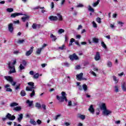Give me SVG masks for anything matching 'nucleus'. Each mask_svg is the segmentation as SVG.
<instances>
[{
	"mask_svg": "<svg viewBox=\"0 0 126 126\" xmlns=\"http://www.w3.org/2000/svg\"><path fill=\"white\" fill-rule=\"evenodd\" d=\"M56 16H50L48 17V19L50 20V21H63V16L61 14V13H57Z\"/></svg>",
	"mask_w": 126,
	"mask_h": 126,
	"instance_id": "nucleus-1",
	"label": "nucleus"
},
{
	"mask_svg": "<svg viewBox=\"0 0 126 126\" xmlns=\"http://www.w3.org/2000/svg\"><path fill=\"white\" fill-rule=\"evenodd\" d=\"M61 95L62 96H60L59 95L56 96V98L57 100L60 101V102H67L68 100H67V98L66 97V93L65 92H62L61 93Z\"/></svg>",
	"mask_w": 126,
	"mask_h": 126,
	"instance_id": "nucleus-2",
	"label": "nucleus"
},
{
	"mask_svg": "<svg viewBox=\"0 0 126 126\" xmlns=\"http://www.w3.org/2000/svg\"><path fill=\"white\" fill-rule=\"evenodd\" d=\"M7 64L9 68L11 69L8 72L9 74H11V73H15V72H16V71L15 70V66L14 65L12 66L10 65L11 64V62L9 61Z\"/></svg>",
	"mask_w": 126,
	"mask_h": 126,
	"instance_id": "nucleus-3",
	"label": "nucleus"
},
{
	"mask_svg": "<svg viewBox=\"0 0 126 126\" xmlns=\"http://www.w3.org/2000/svg\"><path fill=\"white\" fill-rule=\"evenodd\" d=\"M69 58L70 59V61H71V62H73V61H78V60H79V58L75 53L70 55L69 56Z\"/></svg>",
	"mask_w": 126,
	"mask_h": 126,
	"instance_id": "nucleus-4",
	"label": "nucleus"
},
{
	"mask_svg": "<svg viewBox=\"0 0 126 126\" xmlns=\"http://www.w3.org/2000/svg\"><path fill=\"white\" fill-rule=\"evenodd\" d=\"M6 118L10 121H14L15 116L14 115H11L10 113H8L6 116Z\"/></svg>",
	"mask_w": 126,
	"mask_h": 126,
	"instance_id": "nucleus-5",
	"label": "nucleus"
},
{
	"mask_svg": "<svg viewBox=\"0 0 126 126\" xmlns=\"http://www.w3.org/2000/svg\"><path fill=\"white\" fill-rule=\"evenodd\" d=\"M14 29V28L13 27V24L10 23L8 25V30H9L10 33H12V32H13Z\"/></svg>",
	"mask_w": 126,
	"mask_h": 126,
	"instance_id": "nucleus-6",
	"label": "nucleus"
},
{
	"mask_svg": "<svg viewBox=\"0 0 126 126\" xmlns=\"http://www.w3.org/2000/svg\"><path fill=\"white\" fill-rule=\"evenodd\" d=\"M19 15H24V14L21 13L16 12V13L11 14L10 17H11V18H15L16 16H19Z\"/></svg>",
	"mask_w": 126,
	"mask_h": 126,
	"instance_id": "nucleus-7",
	"label": "nucleus"
},
{
	"mask_svg": "<svg viewBox=\"0 0 126 126\" xmlns=\"http://www.w3.org/2000/svg\"><path fill=\"white\" fill-rule=\"evenodd\" d=\"M33 49H34V47L32 46L31 47L30 50L27 51L26 53V56H27V57H29V56H30V55L33 53Z\"/></svg>",
	"mask_w": 126,
	"mask_h": 126,
	"instance_id": "nucleus-8",
	"label": "nucleus"
},
{
	"mask_svg": "<svg viewBox=\"0 0 126 126\" xmlns=\"http://www.w3.org/2000/svg\"><path fill=\"white\" fill-rule=\"evenodd\" d=\"M100 59H101V56H100V52H96V54L94 56L95 61H99Z\"/></svg>",
	"mask_w": 126,
	"mask_h": 126,
	"instance_id": "nucleus-9",
	"label": "nucleus"
},
{
	"mask_svg": "<svg viewBox=\"0 0 126 126\" xmlns=\"http://www.w3.org/2000/svg\"><path fill=\"white\" fill-rule=\"evenodd\" d=\"M102 113L104 115V116H108V115L112 114V112L110 110L106 109L103 111Z\"/></svg>",
	"mask_w": 126,
	"mask_h": 126,
	"instance_id": "nucleus-10",
	"label": "nucleus"
},
{
	"mask_svg": "<svg viewBox=\"0 0 126 126\" xmlns=\"http://www.w3.org/2000/svg\"><path fill=\"white\" fill-rule=\"evenodd\" d=\"M8 87H10V85L8 84L4 86V88H5L6 91L7 92H12V89Z\"/></svg>",
	"mask_w": 126,
	"mask_h": 126,
	"instance_id": "nucleus-11",
	"label": "nucleus"
},
{
	"mask_svg": "<svg viewBox=\"0 0 126 126\" xmlns=\"http://www.w3.org/2000/svg\"><path fill=\"white\" fill-rule=\"evenodd\" d=\"M5 79L6 80H7V81L10 82V83H12V82H13V79H12V77L10 76H5Z\"/></svg>",
	"mask_w": 126,
	"mask_h": 126,
	"instance_id": "nucleus-12",
	"label": "nucleus"
},
{
	"mask_svg": "<svg viewBox=\"0 0 126 126\" xmlns=\"http://www.w3.org/2000/svg\"><path fill=\"white\" fill-rule=\"evenodd\" d=\"M24 15L26 17H22V20L23 22H25L26 20H29V18H30V17L29 16H27L26 14H24Z\"/></svg>",
	"mask_w": 126,
	"mask_h": 126,
	"instance_id": "nucleus-13",
	"label": "nucleus"
},
{
	"mask_svg": "<svg viewBox=\"0 0 126 126\" xmlns=\"http://www.w3.org/2000/svg\"><path fill=\"white\" fill-rule=\"evenodd\" d=\"M89 111L92 114H94V112H95V110L94 109V108L93 107V105H91L89 108Z\"/></svg>",
	"mask_w": 126,
	"mask_h": 126,
	"instance_id": "nucleus-14",
	"label": "nucleus"
},
{
	"mask_svg": "<svg viewBox=\"0 0 126 126\" xmlns=\"http://www.w3.org/2000/svg\"><path fill=\"white\" fill-rule=\"evenodd\" d=\"M100 108L101 110H103V111H104V110H106L107 109V106H106V103H102L101 104Z\"/></svg>",
	"mask_w": 126,
	"mask_h": 126,
	"instance_id": "nucleus-15",
	"label": "nucleus"
},
{
	"mask_svg": "<svg viewBox=\"0 0 126 126\" xmlns=\"http://www.w3.org/2000/svg\"><path fill=\"white\" fill-rule=\"evenodd\" d=\"M83 77V74L82 73H80L79 74H77L76 75V77L78 79V80H80V79H82Z\"/></svg>",
	"mask_w": 126,
	"mask_h": 126,
	"instance_id": "nucleus-16",
	"label": "nucleus"
},
{
	"mask_svg": "<svg viewBox=\"0 0 126 126\" xmlns=\"http://www.w3.org/2000/svg\"><path fill=\"white\" fill-rule=\"evenodd\" d=\"M23 119V114H20L19 115V117L18 118V121L19 122V123H21Z\"/></svg>",
	"mask_w": 126,
	"mask_h": 126,
	"instance_id": "nucleus-17",
	"label": "nucleus"
},
{
	"mask_svg": "<svg viewBox=\"0 0 126 126\" xmlns=\"http://www.w3.org/2000/svg\"><path fill=\"white\" fill-rule=\"evenodd\" d=\"M34 84H35L33 82H30L28 83V85L31 86V88H32V89H34L35 88V87H34Z\"/></svg>",
	"mask_w": 126,
	"mask_h": 126,
	"instance_id": "nucleus-18",
	"label": "nucleus"
},
{
	"mask_svg": "<svg viewBox=\"0 0 126 126\" xmlns=\"http://www.w3.org/2000/svg\"><path fill=\"white\" fill-rule=\"evenodd\" d=\"M21 109L20 106H17L13 108V110L16 111V112H20V111H21Z\"/></svg>",
	"mask_w": 126,
	"mask_h": 126,
	"instance_id": "nucleus-19",
	"label": "nucleus"
},
{
	"mask_svg": "<svg viewBox=\"0 0 126 126\" xmlns=\"http://www.w3.org/2000/svg\"><path fill=\"white\" fill-rule=\"evenodd\" d=\"M30 123L31 125H32L33 126L37 125V123H36L35 121H34V119H30Z\"/></svg>",
	"mask_w": 126,
	"mask_h": 126,
	"instance_id": "nucleus-20",
	"label": "nucleus"
},
{
	"mask_svg": "<svg viewBox=\"0 0 126 126\" xmlns=\"http://www.w3.org/2000/svg\"><path fill=\"white\" fill-rule=\"evenodd\" d=\"M27 104H29V107H31L33 105V101H31L28 99L26 101Z\"/></svg>",
	"mask_w": 126,
	"mask_h": 126,
	"instance_id": "nucleus-21",
	"label": "nucleus"
},
{
	"mask_svg": "<svg viewBox=\"0 0 126 126\" xmlns=\"http://www.w3.org/2000/svg\"><path fill=\"white\" fill-rule=\"evenodd\" d=\"M93 41L95 44H98L99 43V39L96 37L93 38Z\"/></svg>",
	"mask_w": 126,
	"mask_h": 126,
	"instance_id": "nucleus-22",
	"label": "nucleus"
},
{
	"mask_svg": "<svg viewBox=\"0 0 126 126\" xmlns=\"http://www.w3.org/2000/svg\"><path fill=\"white\" fill-rule=\"evenodd\" d=\"M121 87L123 91H125V92L126 91V83L124 82L123 85L121 86Z\"/></svg>",
	"mask_w": 126,
	"mask_h": 126,
	"instance_id": "nucleus-23",
	"label": "nucleus"
},
{
	"mask_svg": "<svg viewBox=\"0 0 126 126\" xmlns=\"http://www.w3.org/2000/svg\"><path fill=\"white\" fill-rule=\"evenodd\" d=\"M78 118H79L80 119H81V120H85V118H86V116L85 115H82V114H80L79 116H78Z\"/></svg>",
	"mask_w": 126,
	"mask_h": 126,
	"instance_id": "nucleus-24",
	"label": "nucleus"
},
{
	"mask_svg": "<svg viewBox=\"0 0 126 126\" xmlns=\"http://www.w3.org/2000/svg\"><path fill=\"white\" fill-rule=\"evenodd\" d=\"M101 47H102V48H103L104 49H107V45H106V44H105V42H104V41H101Z\"/></svg>",
	"mask_w": 126,
	"mask_h": 126,
	"instance_id": "nucleus-25",
	"label": "nucleus"
},
{
	"mask_svg": "<svg viewBox=\"0 0 126 126\" xmlns=\"http://www.w3.org/2000/svg\"><path fill=\"white\" fill-rule=\"evenodd\" d=\"M21 96H23V97H24V96L26 95V92L24 90H22L20 93Z\"/></svg>",
	"mask_w": 126,
	"mask_h": 126,
	"instance_id": "nucleus-26",
	"label": "nucleus"
},
{
	"mask_svg": "<svg viewBox=\"0 0 126 126\" xmlns=\"http://www.w3.org/2000/svg\"><path fill=\"white\" fill-rule=\"evenodd\" d=\"M50 37L52 38V41H56V40H57V37H56V36L54 35V34H53V33L51 34Z\"/></svg>",
	"mask_w": 126,
	"mask_h": 126,
	"instance_id": "nucleus-27",
	"label": "nucleus"
},
{
	"mask_svg": "<svg viewBox=\"0 0 126 126\" xmlns=\"http://www.w3.org/2000/svg\"><path fill=\"white\" fill-rule=\"evenodd\" d=\"M83 89H84V91H87L88 88L87 87V85L86 84H84L83 85Z\"/></svg>",
	"mask_w": 126,
	"mask_h": 126,
	"instance_id": "nucleus-28",
	"label": "nucleus"
},
{
	"mask_svg": "<svg viewBox=\"0 0 126 126\" xmlns=\"http://www.w3.org/2000/svg\"><path fill=\"white\" fill-rule=\"evenodd\" d=\"M100 2V0H97V1H96L93 4V6L94 7H96V5H98L99 4V3Z\"/></svg>",
	"mask_w": 126,
	"mask_h": 126,
	"instance_id": "nucleus-29",
	"label": "nucleus"
},
{
	"mask_svg": "<svg viewBox=\"0 0 126 126\" xmlns=\"http://www.w3.org/2000/svg\"><path fill=\"white\" fill-rule=\"evenodd\" d=\"M89 11H91V12H94L95 11V10L94 8H92V7L90 5L89 6V8H88Z\"/></svg>",
	"mask_w": 126,
	"mask_h": 126,
	"instance_id": "nucleus-30",
	"label": "nucleus"
},
{
	"mask_svg": "<svg viewBox=\"0 0 126 126\" xmlns=\"http://www.w3.org/2000/svg\"><path fill=\"white\" fill-rule=\"evenodd\" d=\"M42 50H43L42 48L38 49L36 51V54L37 55H40V54H41V52Z\"/></svg>",
	"mask_w": 126,
	"mask_h": 126,
	"instance_id": "nucleus-31",
	"label": "nucleus"
},
{
	"mask_svg": "<svg viewBox=\"0 0 126 126\" xmlns=\"http://www.w3.org/2000/svg\"><path fill=\"white\" fill-rule=\"evenodd\" d=\"M10 107H15V106H18V103L16 102H12L10 105Z\"/></svg>",
	"mask_w": 126,
	"mask_h": 126,
	"instance_id": "nucleus-32",
	"label": "nucleus"
},
{
	"mask_svg": "<svg viewBox=\"0 0 126 126\" xmlns=\"http://www.w3.org/2000/svg\"><path fill=\"white\" fill-rule=\"evenodd\" d=\"M24 42H25V40H24V39L19 40L17 41V44H23V43H24Z\"/></svg>",
	"mask_w": 126,
	"mask_h": 126,
	"instance_id": "nucleus-33",
	"label": "nucleus"
},
{
	"mask_svg": "<svg viewBox=\"0 0 126 126\" xmlns=\"http://www.w3.org/2000/svg\"><path fill=\"white\" fill-rule=\"evenodd\" d=\"M113 79L114 81H115V83L117 84L118 83V82H119V81L117 79V77H116V76H113Z\"/></svg>",
	"mask_w": 126,
	"mask_h": 126,
	"instance_id": "nucleus-34",
	"label": "nucleus"
},
{
	"mask_svg": "<svg viewBox=\"0 0 126 126\" xmlns=\"http://www.w3.org/2000/svg\"><path fill=\"white\" fill-rule=\"evenodd\" d=\"M35 107L38 109H40V108H41V104L39 102H36L35 103Z\"/></svg>",
	"mask_w": 126,
	"mask_h": 126,
	"instance_id": "nucleus-35",
	"label": "nucleus"
},
{
	"mask_svg": "<svg viewBox=\"0 0 126 126\" xmlns=\"http://www.w3.org/2000/svg\"><path fill=\"white\" fill-rule=\"evenodd\" d=\"M101 18H99V17H97V18H96V21L98 23H99V24L101 23L102 22H101Z\"/></svg>",
	"mask_w": 126,
	"mask_h": 126,
	"instance_id": "nucleus-36",
	"label": "nucleus"
},
{
	"mask_svg": "<svg viewBox=\"0 0 126 126\" xmlns=\"http://www.w3.org/2000/svg\"><path fill=\"white\" fill-rule=\"evenodd\" d=\"M33 89V88H30L29 87H26V91H32V90Z\"/></svg>",
	"mask_w": 126,
	"mask_h": 126,
	"instance_id": "nucleus-37",
	"label": "nucleus"
},
{
	"mask_svg": "<svg viewBox=\"0 0 126 126\" xmlns=\"http://www.w3.org/2000/svg\"><path fill=\"white\" fill-rule=\"evenodd\" d=\"M39 78V73H36L35 74H34L33 76V78H34V79H37V78Z\"/></svg>",
	"mask_w": 126,
	"mask_h": 126,
	"instance_id": "nucleus-38",
	"label": "nucleus"
},
{
	"mask_svg": "<svg viewBox=\"0 0 126 126\" xmlns=\"http://www.w3.org/2000/svg\"><path fill=\"white\" fill-rule=\"evenodd\" d=\"M58 33H59V34H62V33H64V30H63V29H60L58 31Z\"/></svg>",
	"mask_w": 126,
	"mask_h": 126,
	"instance_id": "nucleus-39",
	"label": "nucleus"
},
{
	"mask_svg": "<svg viewBox=\"0 0 126 126\" xmlns=\"http://www.w3.org/2000/svg\"><path fill=\"white\" fill-rule=\"evenodd\" d=\"M7 12H12L13 11V8H8L6 9Z\"/></svg>",
	"mask_w": 126,
	"mask_h": 126,
	"instance_id": "nucleus-40",
	"label": "nucleus"
},
{
	"mask_svg": "<svg viewBox=\"0 0 126 126\" xmlns=\"http://www.w3.org/2000/svg\"><path fill=\"white\" fill-rule=\"evenodd\" d=\"M32 28L33 29H37V24L33 23L32 25Z\"/></svg>",
	"mask_w": 126,
	"mask_h": 126,
	"instance_id": "nucleus-41",
	"label": "nucleus"
},
{
	"mask_svg": "<svg viewBox=\"0 0 126 126\" xmlns=\"http://www.w3.org/2000/svg\"><path fill=\"white\" fill-rule=\"evenodd\" d=\"M31 97L32 98L33 96H35V90H32V93L30 94Z\"/></svg>",
	"mask_w": 126,
	"mask_h": 126,
	"instance_id": "nucleus-42",
	"label": "nucleus"
},
{
	"mask_svg": "<svg viewBox=\"0 0 126 126\" xmlns=\"http://www.w3.org/2000/svg\"><path fill=\"white\" fill-rule=\"evenodd\" d=\"M115 88V91L116 93H119V87H118V86H115L114 87Z\"/></svg>",
	"mask_w": 126,
	"mask_h": 126,
	"instance_id": "nucleus-43",
	"label": "nucleus"
},
{
	"mask_svg": "<svg viewBox=\"0 0 126 126\" xmlns=\"http://www.w3.org/2000/svg\"><path fill=\"white\" fill-rule=\"evenodd\" d=\"M19 68L20 70H22V69H25V67L22 65V64H20L19 66Z\"/></svg>",
	"mask_w": 126,
	"mask_h": 126,
	"instance_id": "nucleus-44",
	"label": "nucleus"
},
{
	"mask_svg": "<svg viewBox=\"0 0 126 126\" xmlns=\"http://www.w3.org/2000/svg\"><path fill=\"white\" fill-rule=\"evenodd\" d=\"M61 116H62L61 114H58V115L56 116L55 118H54L55 121H57V120H58V119H59V118H60V117H61Z\"/></svg>",
	"mask_w": 126,
	"mask_h": 126,
	"instance_id": "nucleus-45",
	"label": "nucleus"
},
{
	"mask_svg": "<svg viewBox=\"0 0 126 126\" xmlns=\"http://www.w3.org/2000/svg\"><path fill=\"white\" fill-rule=\"evenodd\" d=\"M92 23L93 27H94V28H97V24H96V23L94 21H93Z\"/></svg>",
	"mask_w": 126,
	"mask_h": 126,
	"instance_id": "nucleus-46",
	"label": "nucleus"
},
{
	"mask_svg": "<svg viewBox=\"0 0 126 126\" xmlns=\"http://www.w3.org/2000/svg\"><path fill=\"white\" fill-rule=\"evenodd\" d=\"M107 66H109V67H112V62H108L107 63Z\"/></svg>",
	"mask_w": 126,
	"mask_h": 126,
	"instance_id": "nucleus-47",
	"label": "nucleus"
},
{
	"mask_svg": "<svg viewBox=\"0 0 126 126\" xmlns=\"http://www.w3.org/2000/svg\"><path fill=\"white\" fill-rule=\"evenodd\" d=\"M36 123L37 124V125H38V126H40V125H41V124H42V121L38 119L37 120Z\"/></svg>",
	"mask_w": 126,
	"mask_h": 126,
	"instance_id": "nucleus-48",
	"label": "nucleus"
},
{
	"mask_svg": "<svg viewBox=\"0 0 126 126\" xmlns=\"http://www.w3.org/2000/svg\"><path fill=\"white\" fill-rule=\"evenodd\" d=\"M20 84H19V85L18 86H17L15 88V90H18L19 89H20Z\"/></svg>",
	"mask_w": 126,
	"mask_h": 126,
	"instance_id": "nucleus-49",
	"label": "nucleus"
},
{
	"mask_svg": "<svg viewBox=\"0 0 126 126\" xmlns=\"http://www.w3.org/2000/svg\"><path fill=\"white\" fill-rule=\"evenodd\" d=\"M22 64H23V65H24L25 66L26 65V64H27V62H26V61L25 60H23L22 61Z\"/></svg>",
	"mask_w": 126,
	"mask_h": 126,
	"instance_id": "nucleus-50",
	"label": "nucleus"
},
{
	"mask_svg": "<svg viewBox=\"0 0 126 126\" xmlns=\"http://www.w3.org/2000/svg\"><path fill=\"white\" fill-rule=\"evenodd\" d=\"M64 47H65L64 44H63V45H62V46L59 47L58 48V49H59L60 50H63V49L64 48Z\"/></svg>",
	"mask_w": 126,
	"mask_h": 126,
	"instance_id": "nucleus-51",
	"label": "nucleus"
},
{
	"mask_svg": "<svg viewBox=\"0 0 126 126\" xmlns=\"http://www.w3.org/2000/svg\"><path fill=\"white\" fill-rule=\"evenodd\" d=\"M84 5L81 3H79L77 6V7H83Z\"/></svg>",
	"mask_w": 126,
	"mask_h": 126,
	"instance_id": "nucleus-52",
	"label": "nucleus"
},
{
	"mask_svg": "<svg viewBox=\"0 0 126 126\" xmlns=\"http://www.w3.org/2000/svg\"><path fill=\"white\" fill-rule=\"evenodd\" d=\"M68 41V37L67 35H65V42H67Z\"/></svg>",
	"mask_w": 126,
	"mask_h": 126,
	"instance_id": "nucleus-53",
	"label": "nucleus"
},
{
	"mask_svg": "<svg viewBox=\"0 0 126 126\" xmlns=\"http://www.w3.org/2000/svg\"><path fill=\"white\" fill-rule=\"evenodd\" d=\"M74 42H75V39L74 38H72L70 39V43H73Z\"/></svg>",
	"mask_w": 126,
	"mask_h": 126,
	"instance_id": "nucleus-54",
	"label": "nucleus"
},
{
	"mask_svg": "<svg viewBox=\"0 0 126 126\" xmlns=\"http://www.w3.org/2000/svg\"><path fill=\"white\" fill-rule=\"evenodd\" d=\"M47 46H48V45L46 43H43L42 46V48L44 49V48H45V47H47Z\"/></svg>",
	"mask_w": 126,
	"mask_h": 126,
	"instance_id": "nucleus-55",
	"label": "nucleus"
},
{
	"mask_svg": "<svg viewBox=\"0 0 126 126\" xmlns=\"http://www.w3.org/2000/svg\"><path fill=\"white\" fill-rule=\"evenodd\" d=\"M51 8H54L55 7V4L54 3V2H51Z\"/></svg>",
	"mask_w": 126,
	"mask_h": 126,
	"instance_id": "nucleus-56",
	"label": "nucleus"
},
{
	"mask_svg": "<svg viewBox=\"0 0 126 126\" xmlns=\"http://www.w3.org/2000/svg\"><path fill=\"white\" fill-rule=\"evenodd\" d=\"M118 24H120L121 25V26L122 27H123V25H124V23L123 22H122L121 21H119L118 22Z\"/></svg>",
	"mask_w": 126,
	"mask_h": 126,
	"instance_id": "nucleus-57",
	"label": "nucleus"
},
{
	"mask_svg": "<svg viewBox=\"0 0 126 126\" xmlns=\"http://www.w3.org/2000/svg\"><path fill=\"white\" fill-rule=\"evenodd\" d=\"M72 102H71V100L69 101L68 102V106H72Z\"/></svg>",
	"mask_w": 126,
	"mask_h": 126,
	"instance_id": "nucleus-58",
	"label": "nucleus"
},
{
	"mask_svg": "<svg viewBox=\"0 0 126 126\" xmlns=\"http://www.w3.org/2000/svg\"><path fill=\"white\" fill-rule=\"evenodd\" d=\"M75 44H76V45L79 46V47H81V45H80V44H79V42L78 41H75Z\"/></svg>",
	"mask_w": 126,
	"mask_h": 126,
	"instance_id": "nucleus-59",
	"label": "nucleus"
},
{
	"mask_svg": "<svg viewBox=\"0 0 126 126\" xmlns=\"http://www.w3.org/2000/svg\"><path fill=\"white\" fill-rule=\"evenodd\" d=\"M13 23H14L15 24H19V20L14 21Z\"/></svg>",
	"mask_w": 126,
	"mask_h": 126,
	"instance_id": "nucleus-60",
	"label": "nucleus"
},
{
	"mask_svg": "<svg viewBox=\"0 0 126 126\" xmlns=\"http://www.w3.org/2000/svg\"><path fill=\"white\" fill-rule=\"evenodd\" d=\"M41 107H42V108H43V109L46 110V105H45V104H42V105H41Z\"/></svg>",
	"mask_w": 126,
	"mask_h": 126,
	"instance_id": "nucleus-61",
	"label": "nucleus"
},
{
	"mask_svg": "<svg viewBox=\"0 0 126 126\" xmlns=\"http://www.w3.org/2000/svg\"><path fill=\"white\" fill-rule=\"evenodd\" d=\"M30 115H29V114H26V118H28L29 119L30 118Z\"/></svg>",
	"mask_w": 126,
	"mask_h": 126,
	"instance_id": "nucleus-62",
	"label": "nucleus"
},
{
	"mask_svg": "<svg viewBox=\"0 0 126 126\" xmlns=\"http://www.w3.org/2000/svg\"><path fill=\"white\" fill-rule=\"evenodd\" d=\"M46 65H47V64H46V63L41 64L42 67H45L46 66Z\"/></svg>",
	"mask_w": 126,
	"mask_h": 126,
	"instance_id": "nucleus-63",
	"label": "nucleus"
},
{
	"mask_svg": "<svg viewBox=\"0 0 126 126\" xmlns=\"http://www.w3.org/2000/svg\"><path fill=\"white\" fill-rule=\"evenodd\" d=\"M78 126H83V124H82V123H79L78 124Z\"/></svg>",
	"mask_w": 126,
	"mask_h": 126,
	"instance_id": "nucleus-64",
	"label": "nucleus"
}]
</instances>
